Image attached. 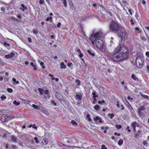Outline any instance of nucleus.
Listing matches in <instances>:
<instances>
[{"mask_svg": "<svg viewBox=\"0 0 149 149\" xmlns=\"http://www.w3.org/2000/svg\"><path fill=\"white\" fill-rule=\"evenodd\" d=\"M128 56V50L124 45L120 44L116 48L113 55L110 58L116 61H119L127 58Z\"/></svg>", "mask_w": 149, "mask_h": 149, "instance_id": "nucleus-1", "label": "nucleus"}, {"mask_svg": "<svg viewBox=\"0 0 149 149\" xmlns=\"http://www.w3.org/2000/svg\"><path fill=\"white\" fill-rule=\"evenodd\" d=\"M105 35V34L103 33L102 31L100 30L96 33H93L90 37L93 45H95L97 47L104 52L106 51V45L105 43L101 38Z\"/></svg>", "mask_w": 149, "mask_h": 149, "instance_id": "nucleus-2", "label": "nucleus"}, {"mask_svg": "<svg viewBox=\"0 0 149 149\" xmlns=\"http://www.w3.org/2000/svg\"><path fill=\"white\" fill-rule=\"evenodd\" d=\"M119 28V26L116 22H112L110 25L111 29L117 31H118Z\"/></svg>", "mask_w": 149, "mask_h": 149, "instance_id": "nucleus-3", "label": "nucleus"}, {"mask_svg": "<svg viewBox=\"0 0 149 149\" xmlns=\"http://www.w3.org/2000/svg\"><path fill=\"white\" fill-rule=\"evenodd\" d=\"M136 61L137 66L139 68H141L142 67V61L141 58L139 57H137Z\"/></svg>", "mask_w": 149, "mask_h": 149, "instance_id": "nucleus-4", "label": "nucleus"}, {"mask_svg": "<svg viewBox=\"0 0 149 149\" xmlns=\"http://www.w3.org/2000/svg\"><path fill=\"white\" fill-rule=\"evenodd\" d=\"M0 119L3 122L7 121L9 120V118L6 115H3L0 116Z\"/></svg>", "mask_w": 149, "mask_h": 149, "instance_id": "nucleus-5", "label": "nucleus"}, {"mask_svg": "<svg viewBox=\"0 0 149 149\" xmlns=\"http://www.w3.org/2000/svg\"><path fill=\"white\" fill-rule=\"evenodd\" d=\"M120 36L122 40L124 39L127 37V33L125 32H121L120 34Z\"/></svg>", "mask_w": 149, "mask_h": 149, "instance_id": "nucleus-6", "label": "nucleus"}, {"mask_svg": "<svg viewBox=\"0 0 149 149\" xmlns=\"http://www.w3.org/2000/svg\"><path fill=\"white\" fill-rule=\"evenodd\" d=\"M136 126L137 127L139 126L138 124H137L136 122H134L132 123L131 124V127L133 128L134 131L135 132L136 131Z\"/></svg>", "mask_w": 149, "mask_h": 149, "instance_id": "nucleus-7", "label": "nucleus"}, {"mask_svg": "<svg viewBox=\"0 0 149 149\" xmlns=\"http://www.w3.org/2000/svg\"><path fill=\"white\" fill-rule=\"evenodd\" d=\"M14 54L12 52L9 54L6 55L5 57L6 58H9L13 57L14 56Z\"/></svg>", "mask_w": 149, "mask_h": 149, "instance_id": "nucleus-8", "label": "nucleus"}, {"mask_svg": "<svg viewBox=\"0 0 149 149\" xmlns=\"http://www.w3.org/2000/svg\"><path fill=\"white\" fill-rule=\"evenodd\" d=\"M10 137L12 141L14 142H17L18 139L17 137L14 136H11Z\"/></svg>", "mask_w": 149, "mask_h": 149, "instance_id": "nucleus-9", "label": "nucleus"}, {"mask_svg": "<svg viewBox=\"0 0 149 149\" xmlns=\"http://www.w3.org/2000/svg\"><path fill=\"white\" fill-rule=\"evenodd\" d=\"M41 142L43 145H45L48 143V141L47 139H44Z\"/></svg>", "mask_w": 149, "mask_h": 149, "instance_id": "nucleus-10", "label": "nucleus"}, {"mask_svg": "<svg viewBox=\"0 0 149 149\" xmlns=\"http://www.w3.org/2000/svg\"><path fill=\"white\" fill-rule=\"evenodd\" d=\"M21 6V7L20 8V9L22 10V11H24L25 10L27 9V8L25 6L24 4H22Z\"/></svg>", "mask_w": 149, "mask_h": 149, "instance_id": "nucleus-11", "label": "nucleus"}, {"mask_svg": "<svg viewBox=\"0 0 149 149\" xmlns=\"http://www.w3.org/2000/svg\"><path fill=\"white\" fill-rule=\"evenodd\" d=\"M60 68L61 69H65L66 68V66L64 64L63 62H62L60 64Z\"/></svg>", "mask_w": 149, "mask_h": 149, "instance_id": "nucleus-12", "label": "nucleus"}, {"mask_svg": "<svg viewBox=\"0 0 149 149\" xmlns=\"http://www.w3.org/2000/svg\"><path fill=\"white\" fill-rule=\"evenodd\" d=\"M94 108L96 111H98L100 110V107L99 105H96L94 106Z\"/></svg>", "mask_w": 149, "mask_h": 149, "instance_id": "nucleus-13", "label": "nucleus"}, {"mask_svg": "<svg viewBox=\"0 0 149 149\" xmlns=\"http://www.w3.org/2000/svg\"><path fill=\"white\" fill-rule=\"evenodd\" d=\"M145 109V108L143 106H142L141 107L139 108L137 111H139V113L140 111H141Z\"/></svg>", "mask_w": 149, "mask_h": 149, "instance_id": "nucleus-14", "label": "nucleus"}, {"mask_svg": "<svg viewBox=\"0 0 149 149\" xmlns=\"http://www.w3.org/2000/svg\"><path fill=\"white\" fill-rule=\"evenodd\" d=\"M32 107L34 108V109H37V110H40V108L38 106V105H35V104H33L32 105Z\"/></svg>", "mask_w": 149, "mask_h": 149, "instance_id": "nucleus-15", "label": "nucleus"}, {"mask_svg": "<svg viewBox=\"0 0 149 149\" xmlns=\"http://www.w3.org/2000/svg\"><path fill=\"white\" fill-rule=\"evenodd\" d=\"M38 90L40 93V94L42 95L43 94V92L44 91L43 89H41L40 88H39L38 89Z\"/></svg>", "mask_w": 149, "mask_h": 149, "instance_id": "nucleus-16", "label": "nucleus"}, {"mask_svg": "<svg viewBox=\"0 0 149 149\" xmlns=\"http://www.w3.org/2000/svg\"><path fill=\"white\" fill-rule=\"evenodd\" d=\"M108 116L110 118L112 119L114 116V114L113 113H110L108 114Z\"/></svg>", "mask_w": 149, "mask_h": 149, "instance_id": "nucleus-17", "label": "nucleus"}, {"mask_svg": "<svg viewBox=\"0 0 149 149\" xmlns=\"http://www.w3.org/2000/svg\"><path fill=\"white\" fill-rule=\"evenodd\" d=\"M34 139L36 143L37 144H38L39 143V141L38 140V138L37 137H35L34 138Z\"/></svg>", "mask_w": 149, "mask_h": 149, "instance_id": "nucleus-18", "label": "nucleus"}, {"mask_svg": "<svg viewBox=\"0 0 149 149\" xmlns=\"http://www.w3.org/2000/svg\"><path fill=\"white\" fill-rule=\"evenodd\" d=\"M123 140L122 139H120V140H119V141H118V144L119 146H121L123 144Z\"/></svg>", "mask_w": 149, "mask_h": 149, "instance_id": "nucleus-19", "label": "nucleus"}, {"mask_svg": "<svg viewBox=\"0 0 149 149\" xmlns=\"http://www.w3.org/2000/svg\"><path fill=\"white\" fill-rule=\"evenodd\" d=\"M87 52L89 54L91 55L92 56H94L95 55L94 53H92L90 50H88Z\"/></svg>", "mask_w": 149, "mask_h": 149, "instance_id": "nucleus-20", "label": "nucleus"}, {"mask_svg": "<svg viewBox=\"0 0 149 149\" xmlns=\"http://www.w3.org/2000/svg\"><path fill=\"white\" fill-rule=\"evenodd\" d=\"M13 103L15 104L16 106H17L20 104V103L19 102H17L15 100L13 101Z\"/></svg>", "mask_w": 149, "mask_h": 149, "instance_id": "nucleus-21", "label": "nucleus"}, {"mask_svg": "<svg viewBox=\"0 0 149 149\" xmlns=\"http://www.w3.org/2000/svg\"><path fill=\"white\" fill-rule=\"evenodd\" d=\"M76 98L77 100H79L81 99V97L79 95H77Z\"/></svg>", "mask_w": 149, "mask_h": 149, "instance_id": "nucleus-22", "label": "nucleus"}, {"mask_svg": "<svg viewBox=\"0 0 149 149\" xmlns=\"http://www.w3.org/2000/svg\"><path fill=\"white\" fill-rule=\"evenodd\" d=\"M50 20L51 22L52 21V17H48L46 19V20L47 21H49Z\"/></svg>", "mask_w": 149, "mask_h": 149, "instance_id": "nucleus-23", "label": "nucleus"}, {"mask_svg": "<svg viewBox=\"0 0 149 149\" xmlns=\"http://www.w3.org/2000/svg\"><path fill=\"white\" fill-rule=\"evenodd\" d=\"M116 127L117 128V129L119 130L122 127V126L121 125H116Z\"/></svg>", "mask_w": 149, "mask_h": 149, "instance_id": "nucleus-24", "label": "nucleus"}, {"mask_svg": "<svg viewBox=\"0 0 149 149\" xmlns=\"http://www.w3.org/2000/svg\"><path fill=\"white\" fill-rule=\"evenodd\" d=\"M71 123L74 125H77V123L74 120H72L71 121Z\"/></svg>", "mask_w": 149, "mask_h": 149, "instance_id": "nucleus-25", "label": "nucleus"}, {"mask_svg": "<svg viewBox=\"0 0 149 149\" xmlns=\"http://www.w3.org/2000/svg\"><path fill=\"white\" fill-rule=\"evenodd\" d=\"M63 3L65 7H66L67 6V2L65 0H63Z\"/></svg>", "mask_w": 149, "mask_h": 149, "instance_id": "nucleus-26", "label": "nucleus"}, {"mask_svg": "<svg viewBox=\"0 0 149 149\" xmlns=\"http://www.w3.org/2000/svg\"><path fill=\"white\" fill-rule=\"evenodd\" d=\"M12 80L13 81L15 82L16 84H19V81H17L15 78H13L12 79Z\"/></svg>", "mask_w": 149, "mask_h": 149, "instance_id": "nucleus-27", "label": "nucleus"}, {"mask_svg": "<svg viewBox=\"0 0 149 149\" xmlns=\"http://www.w3.org/2000/svg\"><path fill=\"white\" fill-rule=\"evenodd\" d=\"M49 77H51V79L52 80H54L55 77H54V75H53L52 74H49Z\"/></svg>", "mask_w": 149, "mask_h": 149, "instance_id": "nucleus-28", "label": "nucleus"}, {"mask_svg": "<svg viewBox=\"0 0 149 149\" xmlns=\"http://www.w3.org/2000/svg\"><path fill=\"white\" fill-rule=\"evenodd\" d=\"M76 82L78 86H79L80 85V82L79 80L77 79L76 80Z\"/></svg>", "mask_w": 149, "mask_h": 149, "instance_id": "nucleus-29", "label": "nucleus"}, {"mask_svg": "<svg viewBox=\"0 0 149 149\" xmlns=\"http://www.w3.org/2000/svg\"><path fill=\"white\" fill-rule=\"evenodd\" d=\"M92 94L93 95V98H96L97 96L96 95V92H93Z\"/></svg>", "mask_w": 149, "mask_h": 149, "instance_id": "nucleus-30", "label": "nucleus"}, {"mask_svg": "<svg viewBox=\"0 0 149 149\" xmlns=\"http://www.w3.org/2000/svg\"><path fill=\"white\" fill-rule=\"evenodd\" d=\"M32 31L33 32V33H34L35 34H37L38 33V30H35V29H33V30H32Z\"/></svg>", "mask_w": 149, "mask_h": 149, "instance_id": "nucleus-31", "label": "nucleus"}, {"mask_svg": "<svg viewBox=\"0 0 149 149\" xmlns=\"http://www.w3.org/2000/svg\"><path fill=\"white\" fill-rule=\"evenodd\" d=\"M6 97L4 95L2 96L1 97V99L2 100L6 99Z\"/></svg>", "mask_w": 149, "mask_h": 149, "instance_id": "nucleus-32", "label": "nucleus"}, {"mask_svg": "<svg viewBox=\"0 0 149 149\" xmlns=\"http://www.w3.org/2000/svg\"><path fill=\"white\" fill-rule=\"evenodd\" d=\"M101 149H107V148H106L105 145H102Z\"/></svg>", "mask_w": 149, "mask_h": 149, "instance_id": "nucleus-33", "label": "nucleus"}, {"mask_svg": "<svg viewBox=\"0 0 149 149\" xmlns=\"http://www.w3.org/2000/svg\"><path fill=\"white\" fill-rule=\"evenodd\" d=\"M40 65L42 66V68L43 69H44L45 68V66L43 65L44 63L43 62H40Z\"/></svg>", "mask_w": 149, "mask_h": 149, "instance_id": "nucleus-34", "label": "nucleus"}, {"mask_svg": "<svg viewBox=\"0 0 149 149\" xmlns=\"http://www.w3.org/2000/svg\"><path fill=\"white\" fill-rule=\"evenodd\" d=\"M105 102L104 100H102L101 101H98V103L99 104H101L102 103H104Z\"/></svg>", "mask_w": 149, "mask_h": 149, "instance_id": "nucleus-35", "label": "nucleus"}, {"mask_svg": "<svg viewBox=\"0 0 149 149\" xmlns=\"http://www.w3.org/2000/svg\"><path fill=\"white\" fill-rule=\"evenodd\" d=\"M4 45L6 47H9V46H10V44H9L7 43L6 42H4Z\"/></svg>", "mask_w": 149, "mask_h": 149, "instance_id": "nucleus-36", "label": "nucleus"}, {"mask_svg": "<svg viewBox=\"0 0 149 149\" xmlns=\"http://www.w3.org/2000/svg\"><path fill=\"white\" fill-rule=\"evenodd\" d=\"M7 91L10 93H11L13 92V90L10 88H8L7 89Z\"/></svg>", "mask_w": 149, "mask_h": 149, "instance_id": "nucleus-37", "label": "nucleus"}, {"mask_svg": "<svg viewBox=\"0 0 149 149\" xmlns=\"http://www.w3.org/2000/svg\"><path fill=\"white\" fill-rule=\"evenodd\" d=\"M132 77L134 80H136V78L135 76V75L134 74H132Z\"/></svg>", "mask_w": 149, "mask_h": 149, "instance_id": "nucleus-38", "label": "nucleus"}, {"mask_svg": "<svg viewBox=\"0 0 149 149\" xmlns=\"http://www.w3.org/2000/svg\"><path fill=\"white\" fill-rule=\"evenodd\" d=\"M39 3L40 4H42L44 3V0H39Z\"/></svg>", "mask_w": 149, "mask_h": 149, "instance_id": "nucleus-39", "label": "nucleus"}, {"mask_svg": "<svg viewBox=\"0 0 149 149\" xmlns=\"http://www.w3.org/2000/svg\"><path fill=\"white\" fill-rule=\"evenodd\" d=\"M137 112L140 117L143 116V114L141 112V111H140L139 113V111H137Z\"/></svg>", "mask_w": 149, "mask_h": 149, "instance_id": "nucleus-40", "label": "nucleus"}, {"mask_svg": "<svg viewBox=\"0 0 149 149\" xmlns=\"http://www.w3.org/2000/svg\"><path fill=\"white\" fill-rule=\"evenodd\" d=\"M99 118L98 116H97L95 118H94V119L95 121H97L99 119Z\"/></svg>", "mask_w": 149, "mask_h": 149, "instance_id": "nucleus-41", "label": "nucleus"}, {"mask_svg": "<svg viewBox=\"0 0 149 149\" xmlns=\"http://www.w3.org/2000/svg\"><path fill=\"white\" fill-rule=\"evenodd\" d=\"M146 55L149 58V52H147L146 53Z\"/></svg>", "mask_w": 149, "mask_h": 149, "instance_id": "nucleus-42", "label": "nucleus"}, {"mask_svg": "<svg viewBox=\"0 0 149 149\" xmlns=\"http://www.w3.org/2000/svg\"><path fill=\"white\" fill-rule=\"evenodd\" d=\"M142 96L143 97H144L145 98H146V99H148V97L147 96V95H142Z\"/></svg>", "mask_w": 149, "mask_h": 149, "instance_id": "nucleus-43", "label": "nucleus"}, {"mask_svg": "<svg viewBox=\"0 0 149 149\" xmlns=\"http://www.w3.org/2000/svg\"><path fill=\"white\" fill-rule=\"evenodd\" d=\"M44 93L45 94H47L49 93L48 91L47 90H45L44 91Z\"/></svg>", "mask_w": 149, "mask_h": 149, "instance_id": "nucleus-44", "label": "nucleus"}, {"mask_svg": "<svg viewBox=\"0 0 149 149\" xmlns=\"http://www.w3.org/2000/svg\"><path fill=\"white\" fill-rule=\"evenodd\" d=\"M83 54L82 53H80L79 54V57L80 58H81V57H83Z\"/></svg>", "mask_w": 149, "mask_h": 149, "instance_id": "nucleus-45", "label": "nucleus"}, {"mask_svg": "<svg viewBox=\"0 0 149 149\" xmlns=\"http://www.w3.org/2000/svg\"><path fill=\"white\" fill-rule=\"evenodd\" d=\"M129 128H130V127L129 126L127 127L126 130H127V131L129 132H130L131 131L130 130V129Z\"/></svg>", "mask_w": 149, "mask_h": 149, "instance_id": "nucleus-46", "label": "nucleus"}, {"mask_svg": "<svg viewBox=\"0 0 149 149\" xmlns=\"http://www.w3.org/2000/svg\"><path fill=\"white\" fill-rule=\"evenodd\" d=\"M147 142L146 141H144L143 142V144L144 145H146L147 144Z\"/></svg>", "mask_w": 149, "mask_h": 149, "instance_id": "nucleus-47", "label": "nucleus"}, {"mask_svg": "<svg viewBox=\"0 0 149 149\" xmlns=\"http://www.w3.org/2000/svg\"><path fill=\"white\" fill-rule=\"evenodd\" d=\"M61 25V23L60 22H58L57 25V27L58 28H60Z\"/></svg>", "mask_w": 149, "mask_h": 149, "instance_id": "nucleus-48", "label": "nucleus"}, {"mask_svg": "<svg viewBox=\"0 0 149 149\" xmlns=\"http://www.w3.org/2000/svg\"><path fill=\"white\" fill-rule=\"evenodd\" d=\"M142 3L143 5H145L146 3V2L144 0L142 1Z\"/></svg>", "mask_w": 149, "mask_h": 149, "instance_id": "nucleus-49", "label": "nucleus"}, {"mask_svg": "<svg viewBox=\"0 0 149 149\" xmlns=\"http://www.w3.org/2000/svg\"><path fill=\"white\" fill-rule=\"evenodd\" d=\"M127 99L128 100H133V98H132V97H127Z\"/></svg>", "mask_w": 149, "mask_h": 149, "instance_id": "nucleus-50", "label": "nucleus"}, {"mask_svg": "<svg viewBox=\"0 0 149 149\" xmlns=\"http://www.w3.org/2000/svg\"><path fill=\"white\" fill-rule=\"evenodd\" d=\"M128 11H129V12L130 14V15H132V12L131 10L129 9Z\"/></svg>", "mask_w": 149, "mask_h": 149, "instance_id": "nucleus-51", "label": "nucleus"}, {"mask_svg": "<svg viewBox=\"0 0 149 149\" xmlns=\"http://www.w3.org/2000/svg\"><path fill=\"white\" fill-rule=\"evenodd\" d=\"M33 67L34 70H37L36 67L35 65H34Z\"/></svg>", "mask_w": 149, "mask_h": 149, "instance_id": "nucleus-52", "label": "nucleus"}, {"mask_svg": "<svg viewBox=\"0 0 149 149\" xmlns=\"http://www.w3.org/2000/svg\"><path fill=\"white\" fill-rule=\"evenodd\" d=\"M8 134H9L8 133H7L6 134H5L4 135V136H4V137H6V139H7V137H6V136H7V135H8Z\"/></svg>", "mask_w": 149, "mask_h": 149, "instance_id": "nucleus-53", "label": "nucleus"}, {"mask_svg": "<svg viewBox=\"0 0 149 149\" xmlns=\"http://www.w3.org/2000/svg\"><path fill=\"white\" fill-rule=\"evenodd\" d=\"M28 40L29 42L31 43L32 42L31 39L30 38H28Z\"/></svg>", "mask_w": 149, "mask_h": 149, "instance_id": "nucleus-54", "label": "nucleus"}, {"mask_svg": "<svg viewBox=\"0 0 149 149\" xmlns=\"http://www.w3.org/2000/svg\"><path fill=\"white\" fill-rule=\"evenodd\" d=\"M130 22H131V24H132L133 25V24H134V22H133V20L132 19H131L130 20Z\"/></svg>", "mask_w": 149, "mask_h": 149, "instance_id": "nucleus-55", "label": "nucleus"}, {"mask_svg": "<svg viewBox=\"0 0 149 149\" xmlns=\"http://www.w3.org/2000/svg\"><path fill=\"white\" fill-rule=\"evenodd\" d=\"M77 51L79 53V54L81 53V50L80 49H78L77 50Z\"/></svg>", "mask_w": 149, "mask_h": 149, "instance_id": "nucleus-56", "label": "nucleus"}, {"mask_svg": "<svg viewBox=\"0 0 149 149\" xmlns=\"http://www.w3.org/2000/svg\"><path fill=\"white\" fill-rule=\"evenodd\" d=\"M98 120H99V122H100V123H101L102 122V119H101V118H99Z\"/></svg>", "mask_w": 149, "mask_h": 149, "instance_id": "nucleus-57", "label": "nucleus"}, {"mask_svg": "<svg viewBox=\"0 0 149 149\" xmlns=\"http://www.w3.org/2000/svg\"><path fill=\"white\" fill-rule=\"evenodd\" d=\"M1 10L2 11H4L5 10L4 8L3 7H2L1 8Z\"/></svg>", "mask_w": 149, "mask_h": 149, "instance_id": "nucleus-58", "label": "nucleus"}, {"mask_svg": "<svg viewBox=\"0 0 149 149\" xmlns=\"http://www.w3.org/2000/svg\"><path fill=\"white\" fill-rule=\"evenodd\" d=\"M3 77L1 76H0V81H2L3 80Z\"/></svg>", "mask_w": 149, "mask_h": 149, "instance_id": "nucleus-59", "label": "nucleus"}, {"mask_svg": "<svg viewBox=\"0 0 149 149\" xmlns=\"http://www.w3.org/2000/svg\"><path fill=\"white\" fill-rule=\"evenodd\" d=\"M54 79L56 81V82L58 81L59 80V79L58 78H55Z\"/></svg>", "mask_w": 149, "mask_h": 149, "instance_id": "nucleus-60", "label": "nucleus"}, {"mask_svg": "<svg viewBox=\"0 0 149 149\" xmlns=\"http://www.w3.org/2000/svg\"><path fill=\"white\" fill-rule=\"evenodd\" d=\"M72 64V63H69L68 64V66H70V65Z\"/></svg>", "mask_w": 149, "mask_h": 149, "instance_id": "nucleus-61", "label": "nucleus"}, {"mask_svg": "<svg viewBox=\"0 0 149 149\" xmlns=\"http://www.w3.org/2000/svg\"><path fill=\"white\" fill-rule=\"evenodd\" d=\"M53 58L54 59H57V58H58V57H57V56H54V57H53Z\"/></svg>", "mask_w": 149, "mask_h": 149, "instance_id": "nucleus-62", "label": "nucleus"}, {"mask_svg": "<svg viewBox=\"0 0 149 149\" xmlns=\"http://www.w3.org/2000/svg\"><path fill=\"white\" fill-rule=\"evenodd\" d=\"M90 115L89 114H87V118H89L90 117Z\"/></svg>", "mask_w": 149, "mask_h": 149, "instance_id": "nucleus-63", "label": "nucleus"}, {"mask_svg": "<svg viewBox=\"0 0 149 149\" xmlns=\"http://www.w3.org/2000/svg\"><path fill=\"white\" fill-rule=\"evenodd\" d=\"M145 28L146 29L148 30H149V26H146Z\"/></svg>", "mask_w": 149, "mask_h": 149, "instance_id": "nucleus-64", "label": "nucleus"}]
</instances>
